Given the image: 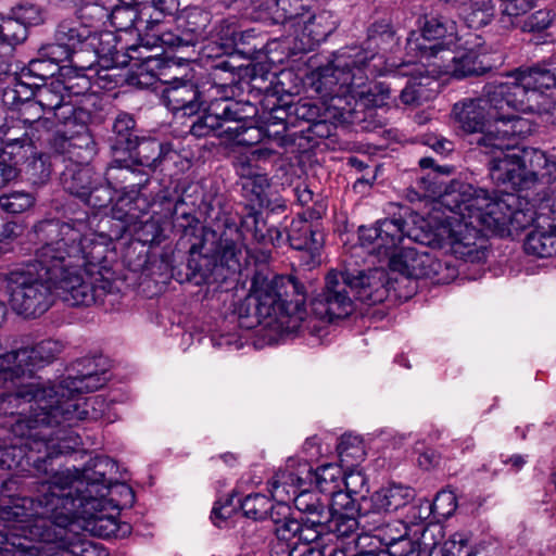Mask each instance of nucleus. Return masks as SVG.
<instances>
[{"instance_id": "11", "label": "nucleus", "mask_w": 556, "mask_h": 556, "mask_svg": "<svg viewBox=\"0 0 556 556\" xmlns=\"http://www.w3.org/2000/svg\"><path fill=\"white\" fill-rule=\"evenodd\" d=\"M420 30H412L406 38L407 55L431 66L442 54H451L455 39V24L443 16L424 15L418 21Z\"/></svg>"}, {"instance_id": "27", "label": "nucleus", "mask_w": 556, "mask_h": 556, "mask_svg": "<svg viewBox=\"0 0 556 556\" xmlns=\"http://www.w3.org/2000/svg\"><path fill=\"white\" fill-rule=\"evenodd\" d=\"M229 106H223V103L213 104L212 108H202V114L192 121L190 134L197 138L214 135L219 138H226L227 132L231 131V125L236 118L226 115L231 112Z\"/></svg>"}, {"instance_id": "28", "label": "nucleus", "mask_w": 556, "mask_h": 556, "mask_svg": "<svg viewBox=\"0 0 556 556\" xmlns=\"http://www.w3.org/2000/svg\"><path fill=\"white\" fill-rule=\"evenodd\" d=\"M453 112L460 127L467 132H480V135L476 139V144L481 153L482 150L478 144V141L481 136L484 135H496V130H488L485 131V127L493 123L491 117H489L488 111L480 101V97L473 99H465L459 103H455L453 108Z\"/></svg>"}, {"instance_id": "33", "label": "nucleus", "mask_w": 556, "mask_h": 556, "mask_svg": "<svg viewBox=\"0 0 556 556\" xmlns=\"http://www.w3.org/2000/svg\"><path fill=\"white\" fill-rule=\"evenodd\" d=\"M203 194V188L199 184H189L182 189L177 199L167 189L159 192L156 199L161 204L174 203V215L185 218L191 225L193 222H199L195 213Z\"/></svg>"}, {"instance_id": "43", "label": "nucleus", "mask_w": 556, "mask_h": 556, "mask_svg": "<svg viewBox=\"0 0 556 556\" xmlns=\"http://www.w3.org/2000/svg\"><path fill=\"white\" fill-rule=\"evenodd\" d=\"M91 25L76 20L62 21L54 33V40L67 45L71 50L84 51L91 34Z\"/></svg>"}, {"instance_id": "10", "label": "nucleus", "mask_w": 556, "mask_h": 556, "mask_svg": "<svg viewBox=\"0 0 556 556\" xmlns=\"http://www.w3.org/2000/svg\"><path fill=\"white\" fill-rule=\"evenodd\" d=\"M53 396L49 395L47 387L39 383L22 384L13 393L0 394V416L10 417L4 427L11 429V424L22 419L25 424L36 425L34 431L50 427L49 414Z\"/></svg>"}, {"instance_id": "17", "label": "nucleus", "mask_w": 556, "mask_h": 556, "mask_svg": "<svg viewBox=\"0 0 556 556\" xmlns=\"http://www.w3.org/2000/svg\"><path fill=\"white\" fill-rule=\"evenodd\" d=\"M505 83H488L482 90L480 101L484 104L489 117L493 123H502L504 128L496 129V135L504 142L522 132L526 122L513 114L510 100L507 98Z\"/></svg>"}, {"instance_id": "52", "label": "nucleus", "mask_w": 556, "mask_h": 556, "mask_svg": "<svg viewBox=\"0 0 556 556\" xmlns=\"http://www.w3.org/2000/svg\"><path fill=\"white\" fill-rule=\"evenodd\" d=\"M388 530L391 531L387 527L384 530H380L383 533L379 534L388 547V556H420V544L417 541L412 540L405 534H400L399 536L388 535Z\"/></svg>"}, {"instance_id": "23", "label": "nucleus", "mask_w": 556, "mask_h": 556, "mask_svg": "<svg viewBox=\"0 0 556 556\" xmlns=\"http://www.w3.org/2000/svg\"><path fill=\"white\" fill-rule=\"evenodd\" d=\"M391 66H394V64H391ZM395 73L410 76L400 93L402 103L418 106L435 97L439 84L434 74H424L412 61L395 65Z\"/></svg>"}, {"instance_id": "36", "label": "nucleus", "mask_w": 556, "mask_h": 556, "mask_svg": "<svg viewBox=\"0 0 556 556\" xmlns=\"http://www.w3.org/2000/svg\"><path fill=\"white\" fill-rule=\"evenodd\" d=\"M98 177L89 163H70L61 174V185L65 192L81 201Z\"/></svg>"}, {"instance_id": "18", "label": "nucleus", "mask_w": 556, "mask_h": 556, "mask_svg": "<svg viewBox=\"0 0 556 556\" xmlns=\"http://www.w3.org/2000/svg\"><path fill=\"white\" fill-rule=\"evenodd\" d=\"M273 278L281 299L280 302H283L285 312L280 313V330L295 332L307 317L306 289L293 276H275Z\"/></svg>"}, {"instance_id": "53", "label": "nucleus", "mask_w": 556, "mask_h": 556, "mask_svg": "<svg viewBox=\"0 0 556 556\" xmlns=\"http://www.w3.org/2000/svg\"><path fill=\"white\" fill-rule=\"evenodd\" d=\"M217 253L220 266L226 267L230 274L240 271V261L242 258V247L240 243L222 236Z\"/></svg>"}, {"instance_id": "47", "label": "nucleus", "mask_w": 556, "mask_h": 556, "mask_svg": "<svg viewBox=\"0 0 556 556\" xmlns=\"http://www.w3.org/2000/svg\"><path fill=\"white\" fill-rule=\"evenodd\" d=\"M21 174L30 185L39 187L45 185L51 175V166L48 156L36 151L21 167Z\"/></svg>"}, {"instance_id": "58", "label": "nucleus", "mask_w": 556, "mask_h": 556, "mask_svg": "<svg viewBox=\"0 0 556 556\" xmlns=\"http://www.w3.org/2000/svg\"><path fill=\"white\" fill-rule=\"evenodd\" d=\"M338 455L342 465L354 466L364 458L365 452L363 441L356 435H343L337 446Z\"/></svg>"}, {"instance_id": "2", "label": "nucleus", "mask_w": 556, "mask_h": 556, "mask_svg": "<svg viewBox=\"0 0 556 556\" xmlns=\"http://www.w3.org/2000/svg\"><path fill=\"white\" fill-rule=\"evenodd\" d=\"M92 478L85 469L81 478L70 470L54 472L41 481L38 492L31 497L14 500L0 505V527L11 534L29 541L52 542L62 536L61 530L77 517H88L87 529L99 538L116 535L119 525L115 517L92 514L100 506L98 495L103 496L105 472L94 471Z\"/></svg>"}, {"instance_id": "63", "label": "nucleus", "mask_w": 556, "mask_h": 556, "mask_svg": "<svg viewBox=\"0 0 556 556\" xmlns=\"http://www.w3.org/2000/svg\"><path fill=\"white\" fill-rule=\"evenodd\" d=\"M78 52L77 50H71L67 45H62L59 40L48 43L40 49V55L54 65V67L66 61L74 67V60Z\"/></svg>"}, {"instance_id": "32", "label": "nucleus", "mask_w": 556, "mask_h": 556, "mask_svg": "<svg viewBox=\"0 0 556 556\" xmlns=\"http://www.w3.org/2000/svg\"><path fill=\"white\" fill-rule=\"evenodd\" d=\"M291 104L281 99H267L264 104L267 114L264 116L267 126L268 138L277 142L278 147H286L289 140L286 137L288 125L293 126V113Z\"/></svg>"}, {"instance_id": "60", "label": "nucleus", "mask_w": 556, "mask_h": 556, "mask_svg": "<svg viewBox=\"0 0 556 556\" xmlns=\"http://www.w3.org/2000/svg\"><path fill=\"white\" fill-rule=\"evenodd\" d=\"M35 204V195L27 191H13L0 195V207L9 214H21Z\"/></svg>"}, {"instance_id": "42", "label": "nucleus", "mask_w": 556, "mask_h": 556, "mask_svg": "<svg viewBox=\"0 0 556 556\" xmlns=\"http://www.w3.org/2000/svg\"><path fill=\"white\" fill-rule=\"evenodd\" d=\"M415 496L412 488L392 483L376 491L371 496L378 511L391 513L406 506Z\"/></svg>"}, {"instance_id": "55", "label": "nucleus", "mask_w": 556, "mask_h": 556, "mask_svg": "<svg viewBox=\"0 0 556 556\" xmlns=\"http://www.w3.org/2000/svg\"><path fill=\"white\" fill-rule=\"evenodd\" d=\"M525 108L522 113L538 114V115H555L556 102L544 91L539 88L531 87L528 98L523 102Z\"/></svg>"}, {"instance_id": "49", "label": "nucleus", "mask_w": 556, "mask_h": 556, "mask_svg": "<svg viewBox=\"0 0 556 556\" xmlns=\"http://www.w3.org/2000/svg\"><path fill=\"white\" fill-rule=\"evenodd\" d=\"M243 515L253 520H264L269 518L271 514L278 508V503L273 504L271 500L261 493L249 494L240 503Z\"/></svg>"}, {"instance_id": "59", "label": "nucleus", "mask_w": 556, "mask_h": 556, "mask_svg": "<svg viewBox=\"0 0 556 556\" xmlns=\"http://www.w3.org/2000/svg\"><path fill=\"white\" fill-rule=\"evenodd\" d=\"M243 195L252 203L264 206L267 202L266 190L269 187L268 178L265 174L256 175L241 182Z\"/></svg>"}, {"instance_id": "51", "label": "nucleus", "mask_w": 556, "mask_h": 556, "mask_svg": "<svg viewBox=\"0 0 556 556\" xmlns=\"http://www.w3.org/2000/svg\"><path fill=\"white\" fill-rule=\"evenodd\" d=\"M228 7L253 20H270L275 0H224Z\"/></svg>"}, {"instance_id": "35", "label": "nucleus", "mask_w": 556, "mask_h": 556, "mask_svg": "<svg viewBox=\"0 0 556 556\" xmlns=\"http://www.w3.org/2000/svg\"><path fill=\"white\" fill-rule=\"evenodd\" d=\"M271 522L276 542L290 543L291 546L307 543L301 521L292 516L291 508L286 503H278V508L271 514Z\"/></svg>"}, {"instance_id": "3", "label": "nucleus", "mask_w": 556, "mask_h": 556, "mask_svg": "<svg viewBox=\"0 0 556 556\" xmlns=\"http://www.w3.org/2000/svg\"><path fill=\"white\" fill-rule=\"evenodd\" d=\"M365 48H351L334 54L333 59L317 72L314 81L316 91L321 97L342 98L357 93L365 86L369 75L376 72V65L370 62L376 58L382 59L387 53H394L400 46L391 21L381 18L371 23L367 28Z\"/></svg>"}, {"instance_id": "7", "label": "nucleus", "mask_w": 556, "mask_h": 556, "mask_svg": "<svg viewBox=\"0 0 556 556\" xmlns=\"http://www.w3.org/2000/svg\"><path fill=\"white\" fill-rule=\"evenodd\" d=\"M361 244L379 258H389L390 268L407 278H426L434 269V262L426 251L404 247L397 251L405 239L420 244L429 243V235L416 227H408L402 217L384 218L375 226H361L358 229Z\"/></svg>"}, {"instance_id": "34", "label": "nucleus", "mask_w": 556, "mask_h": 556, "mask_svg": "<svg viewBox=\"0 0 556 556\" xmlns=\"http://www.w3.org/2000/svg\"><path fill=\"white\" fill-rule=\"evenodd\" d=\"M139 138L134 116L126 112L118 113L113 121L111 134L108 137L112 156L130 154L131 148L135 147L134 143Z\"/></svg>"}, {"instance_id": "29", "label": "nucleus", "mask_w": 556, "mask_h": 556, "mask_svg": "<svg viewBox=\"0 0 556 556\" xmlns=\"http://www.w3.org/2000/svg\"><path fill=\"white\" fill-rule=\"evenodd\" d=\"M214 31L220 40H226L227 42L216 47L218 50L216 54L211 53V50L215 49L212 45L202 47L201 54L203 58L215 60V63L212 65V68L215 72L222 71L232 74L239 66L233 64L231 61L232 58L229 54V51L237 42V38L242 37V34H239L236 29V26L231 23H228L226 20L219 21V24L215 26Z\"/></svg>"}, {"instance_id": "46", "label": "nucleus", "mask_w": 556, "mask_h": 556, "mask_svg": "<svg viewBox=\"0 0 556 556\" xmlns=\"http://www.w3.org/2000/svg\"><path fill=\"white\" fill-rule=\"evenodd\" d=\"M509 77L513 78V80L505 81V85L507 98L510 100L513 114H516V112L522 113L525 108L523 102L526 101V98H528L530 88L533 87L531 84V77L526 75L522 67L513 72Z\"/></svg>"}, {"instance_id": "22", "label": "nucleus", "mask_w": 556, "mask_h": 556, "mask_svg": "<svg viewBox=\"0 0 556 556\" xmlns=\"http://www.w3.org/2000/svg\"><path fill=\"white\" fill-rule=\"evenodd\" d=\"M117 43L118 40L114 33L92 29L86 48L84 51H79L74 60V67L86 71L91 70L97 63H103L104 66L125 63L119 60Z\"/></svg>"}, {"instance_id": "62", "label": "nucleus", "mask_w": 556, "mask_h": 556, "mask_svg": "<svg viewBox=\"0 0 556 556\" xmlns=\"http://www.w3.org/2000/svg\"><path fill=\"white\" fill-rule=\"evenodd\" d=\"M0 38L16 47L27 38L26 27L13 14L0 15Z\"/></svg>"}, {"instance_id": "39", "label": "nucleus", "mask_w": 556, "mask_h": 556, "mask_svg": "<svg viewBox=\"0 0 556 556\" xmlns=\"http://www.w3.org/2000/svg\"><path fill=\"white\" fill-rule=\"evenodd\" d=\"M271 497L278 503H285L291 495L295 497L302 490H307L308 479L304 467L298 471L279 470L268 482Z\"/></svg>"}, {"instance_id": "41", "label": "nucleus", "mask_w": 556, "mask_h": 556, "mask_svg": "<svg viewBox=\"0 0 556 556\" xmlns=\"http://www.w3.org/2000/svg\"><path fill=\"white\" fill-rule=\"evenodd\" d=\"M313 0H275L271 22L289 27L299 33V26L312 7Z\"/></svg>"}, {"instance_id": "13", "label": "nucleus", "mask_w": 556, "mask_h": 556, "mask_svg": "<svg viewBox=\"0 0 556 556\" xmlns=\"http://www.w3.org/2000/svg\"><path fill=\"white\" fill-rule=\"evenodd\" d=\"M91 113L78 110L75 116L58 128L50 140V148L70 163H89L97 153L96 141L89 130Z\"/></svg>"}, {"instance_id": "21", "label": "nucleus", "mask_w": 556, "mask_h": 556, "mask_svg": "<svg viewBox=\"0 0 556 556\" xmlns=\"http://www.w3.org/2000/svg\"><path fill=\"white\" fill-rule=\"evenodd\" d=\"M432 73L447 74L455 78L479 76L491 71L494 64L490 58L476 50L451 51V54H442L438 61H433Z\"/></svg>"}, {"instance_id": "56", "label": "nucleus", "mask_w": 556, "mask_h": 556, "mask_svg": "<svg viewBox=\"0 0 556 556\" xmlns=\"http://www.w3.org/2000/svg\"><path fill=\"white\" fill-rule=\"evenodd\" d=\"M457 507L456 495L452 491L442 490L438 492L432 503L425 501V516L428 519L431 514L442 518L452 516Z\"/></svg>"}, {"instance_id": "20", "label": "nucleus", "mask_w": 556, "mask_h": 556, "mask_svg": "<svg viewBox=\"0 0 556 556\" xmlns=\"http://www.w3.org/2000/svg\"><path fill=\"white\" fill-rule=\"evenodd\" d=\"M233 93L231 83H217L216 78L210 74L199 81V110L223 103V106L227 104L231 111L226 113V115L237 121L244 119L252 114H257L255 105L249 101L235 100Z\"/></svg>"}, {"instance_id": "6", "label": "nucleus", "mask_w": 556, "mask_h": 556, "mask_svg": "<svg viewBox=\"0 0 556 556\" xmlns=\"http://www.w3.org/2000/svg\"><path fill=\"white\" fill-rule=\"evenodd\" d=\"M391 287L382 268L330 270L324 289L312 302V311L324 320L342 319L353 313L354 300L367 305L381 303Z\"/></svg>"}, {"instance_id": "45", "label": "nucleus", "mask_w": 556, "mask_h": 556, "mask_svg": "<svg viewBox=\"0 0 556 556\" xmlns=\"http://www.w3.org/2000/svg\"><path fill=\"white\" fill-rule=\"evenodd\" d=\"M255 116L256 114H252L244 119L233 122L232 130L227 132L226 139L241 146H253L268 137L267 126L263 128L254 125Z\"/></svg>"}, {"instance_id": "14", "label": "nucleus", "mask_w": 556, "mask_h": 556, "mask_svg": "<svg viewBox=\"0 0 556 556\" xmlns=\"http://www.w3.org/2000/svg\"><path fill=\"white\" fill-rule=\"evenodd\" d=\"M80 393H66L65 397L55 396L52 399L49 414L50 429L58 432L59 429H66L76 433L71 428L79 421H97L104 417L108 403L101 395L83 397Z\"/></svg>"}, {"instance_id": "38", "label": "nucleus", "mask_w": 556, "mask_h": 556, "mask_svg": "<svg viewBox=\"0 0 556 556\" xmlns=\"http://www.w3.org/2000/svg\"><path fill=\"white\" fill-rule=\"evenodd\" d=\"M240 227L243 232L251 233L253 239L264 247L280 245L283 242L282 231L275 226H269L263 213L254 208L249 210L241 218Z\"/></svg>"}, {"instance_id": "31", "label": "nucleus", "mask_w": 556, "mask_h": 556, "mask_svg": "<svg viewBox=\"0 0 556 556\" xmlns=\"http://www.w3.org/2000/svg\"><path fill=\"white\" fill-rule=\"evenodd\" d=\"M134 146L131 153L126 155L132 164H136L149 174L154 172L163 163L167 154L172 152L169 144L152 137L140 136Z\"/></svg>"}, {"instance_id": "26", "label": "nucleus", "mask_w": 556, "mask_h": 556, "mask_svg": "<svg viewBox=\"0 0 556 556\" xmlns=\"http://www.w3.org/2000/svg\"><path fill=\"white\" fill-rule=\"evenodd\" d=\"M337 28V22L328 11L314 12L312 8L299 26V33H293L301 41L303 50H313L325 41Z\"/></svg>"}, {"instance_id": "1", "label": "nucleus", "mask_w": 556, "mask_h": 556, "mask_svg": "<svg viewBox=\"0 0 556 556\" xmlns=\"http://www.w3.org/2000/svg\"><path fill=\"white\" fill-rule=\"evenodd\" d=\"M84 222L41 220L34 227L37 240L33 262L3 274L11 307L27 318L38 317L53 304L54 290L71 306L102 302L113 292V271L106 247L85 236Z\"/></svg>"}, {"instance_id": "54", "label": "nucleus", "mask_w": 556, "mask_h": 556, "mask_svg": "<svg viewBox=\"0 0 556 556\" xmlns=\"http://www.w3.org/2000/svg\"><path fill=\"white\" fill-rule=\"evenodd\" d=\"M535 8V0H500V22L513 27L517 20Z\"/></svg>"}, {"instance_id": "48", "label": "nucleus", "mask_w": 556, "mask_h": 556, "mask_svg": "<svg viewBox=\"0 0 556 556\" xmlns=\"http://www.w3.org/2000/svg\"><path fill=\"white\" fill-rule=\"evenodd\" d=\"M359 528L358 519L346 511H340L332 508L329 521L327 523V539L330 541V536L337 539L350 538Z\"/></svg>"}, {"instance_id": "9", "label": "nucleus", "mask_w": 556, "mask_h": 556, "mask_svg": "<svg viewBox=\"0 0 556 556\" xmlns=\"http://www.w3.org/2000/svg\"><path fill=\"white\" fill-rule=\"evenodd\" d=\"M104 178L115 192H121L112 208L113 218L131 224L141 214L148 213L150 204L140 194L141 189L150 181L147 170L132 164L127 155H113Z\"/></svg>"}, {"instance_id": "40", "label": "nucleus", "mask_w": 556, "mask_h": 556, "mask_svg": "<svg viewBox=\"0 0 556 556\" xmlns=\"http://www.w3.org/2000/svg\"><path fill=\"white\" fill-rule=\"evenodd\" d=\"M525 252L536 257H552L556 255V224L538 222L534 229L531 230L523 243Z\"/></svg>"}, {"instance_id": "4", "label": "nucleus", "mask_w": 556, "mask_h": 556, "mask_svg": "<svg viewBox=\"0 0 556 556\" xmlns=\"http://www.w3.org/2000/svg\"><path fill=\"white\" fill-rule=\"evenodd\" d=\"M36 425L17 419L11 424L14 438L0 441V470L21 476H49L53 468L49 462L59 455L70 454L81 445V438L66 429L54 432L50 427L34 431Z\"/></svg>"}, {"instance_id": "5", "label": "nucleus", "mask_w": 556, "mask_h": 556, "mask_svg": "<svg viewBox=\"0 0 556 556\" xmlns=\"http://www.w3.org/2000/svg\"><path fill=\"white\" fill-rule=\"evenodd\" d=\"M478 144L490 157L489 174L497 187L523 191L556 181V157L540 149L516 147L492 134L481 136Z\"/></svg>"}, {"instance_id": "50", "label": "nucleus", "mask_w": 556, "mask_h": 556, "mask_svg": "<svg viewBox=\"0 0 556 556\" xmlns=\"http://www.w3.org/2000/svg\"><path fill=\"white\" fill-rule=\"evenodd\" d=\"M539 210L535 211L533 205L529 202H523L519 198V204H516L513 210H509L508 220L505 223V235H511L514 231L518 232L534 222L538 223Z\"/></svg>"}, {"instance_id": "57", "label": "nucleus", "mask_w": 556, "mask_h": 556, "mask_svg": "<svg viewBox=\"0 0 556 556\" xmlns=\"http://www.w3.org/2000/svg\"><path fill=\"white\" fill-rule=\"evenodd\" d=\"M439 174L433 172L426 176H421L417 179V185L422 191L420 197L438 198L441 205L443 204V197L455 190V186L462 184L460 181H452L450 185H445L443 181H438Z\"/></svg>"}, {"instance_id": "12", "label": "nucleus", "mask_w": 556, "mask_h": 556, "mask_svg": "<svg viewBox=\"0 0 556 556\" xmlns=\"http://www.w3.org/2000/svg\"><path fill=\"white\" fill-rule=\"evenodd\" d=\"M274 278L257 271L252 278L249 295L239 307V317L247 328L264 324L266 327L280 329V313L285 312L283 302H280Z\"/></svg>"}, {"instance_id": "16", "label": "nucleus", "mask_w": 556, "mask_h": 556, "mask_svg": "<svg viewBox=\"0 0 556 556\" xmlns=\"http://www.w3.org/2000/svg\"><path fill=\"white\" fill-rule=\"evenodd\" d=\"M295 508L303 515L300 519L306 542H325L327 523L331 515L329 498L311 490H302L293 497Z\"/></svg>"}, {"instance_id": "37", "label": "nucleus", "mask_w": 556, "mask_h": 556, "mask_svg": "<svg viewBox=\"0 0 556 556\" xmlns=\"http://www.w3.org/2000/svg\"><path fill=\"white\" fill-rule=\"evenodd\" d=\"M308 485L315 483L323 496L339 497L344 495L342 492V477L343 470L341 466L333 464H326L319 466L317 469L304 466Z\"/></svg>"}, {"instance_id": "30", "label": "nucleus", "mask_w": 556, "mask_h": 556, "mask_svg": "<svg viewBox=\"0 0 556 556\" xmlns=\"http://www.w3.org/2000/svg\"><path fill=\"white\" fill-rule=\"evenodd\" d=\"M63 85L60 83L50 86L40 85L37 89L36 100L42 110L53 116L60 125L76 115L78 110H84L71 102H65L62 94Z\"/></svg>"}, {"instance_id": "15", "label": "nucleus", "mask_w": 556, "mask_h": 556, "mask_svg": "<svg viewBox=\"0 0 556 556\" xmlns=\"http://www.w3.org/2000/svg\"><path fill=\"white\" fill-rule=\"evenodd\" d=\"M63 345L52 339L43 340L30 348L4 353L0 357V382L31 376L33 372L50 364L61 353Z\"/></svg>"}, {"instance_id": "19", "label": "nucleus", "mask_w": 556, "mask_h": 556, "mask_svg": "<svg viewBox=\"0 0 556 556\" xmlns=\"http://www.w3.org/2000/svg\"><path fill=\"white\" fill-rule=\"evenodd\" d=\"M72 374L59 384L48 386L50 396L65 397L66 393L93 392L102 388L108 381V374L100 369L94 358L85 357L72 365Z\"/></svg>"}, {"instance_id": "44", "label": "nucleus", "mask_w": 556, "mask_h": 556, "mask_svg": "<svg viewBox=\"0 0 556 556\" xmlns=\"http://www.w3.org/2000/svg\"><path fill=\"white\" fill-rule=\"evenodd\" d=\"M40 84L23 77V73L12 78V81L3 89L2 101L5 105L18 108L25 102L36 99L37 89Z\"/></svg>"}, {"instance_id": "8", "label": "nucleus", "mask_w": 556, "mask_h": 556, "mask_svg": "<svg viewBox=\"0 0 556 556\" xmlns=\"http://www.w3.org/2000/svg\"><path fill=\"white\" fill-rule=\"evenodd\" d=\"M507 190L497 194L469 184H459L455 186V190L443 197V204L458 215L459 223L475 233L479 228H484L504 236L509 210L519 204V197Z\"/></svg>"}, {"instance_id": "24", "label": "nucleus", "mask_w": 556, "mask_h": 556, "mask_svg": "<svg viewBox=\"0 0 556 556\" xmlns=\"http://www.w3.org/2000/svg\"><path fill=\"white\" fill-rule=\"evenodd\" d=\"M320 211H307L299 218L293 219L289 226L287 239L294 250H305L312 254L319 251L324 244V233L309 219H319Z\"/></svg>"}, {"instance_id": "25", "label": "nucleus", "mask_w": 556, "mask_h": 556, "mask_svg": "<svg viewBox=\"0 0 556 556\" xmlns=\"http://www.w3.org/2000/svg\"><path fill=\"white\" fill-rule=\"evenodd\" d=\"M165 105L175 114L193 116L199 112V81L175 78L162 92Z\"/></svg>"}, {"instance_id": "64", "label": "nucleus", "mask_w": 556, "mask_h": 556, "mask_svg": "<svg viewBox=\"0 0 556 556\" xmlns=\"http://www.w3.org/2000/svg\"><path fill=\"white\" fill-rule=\"evenodd\" d=\"M527 76L531 77L532 86L540 90L556 87V67H547L546 65H534L530 67H522Z\"/></svg>"}, {"instance_id": "61", "label": "nucleus", "mask_w": 556, "mask_h": 556, "mask_svg": "<svg viewBox=\"0 0 556 556\" xmlns=\"http://www.w3.org/2000/svg\"><path fill=\"white\" fill-rule=\"evenodd\" d=\"M141 7L125 4L116 7L111 13L112 23L119 30L136 29L139 33V15Z\"/></svg>"}]
</instances>
